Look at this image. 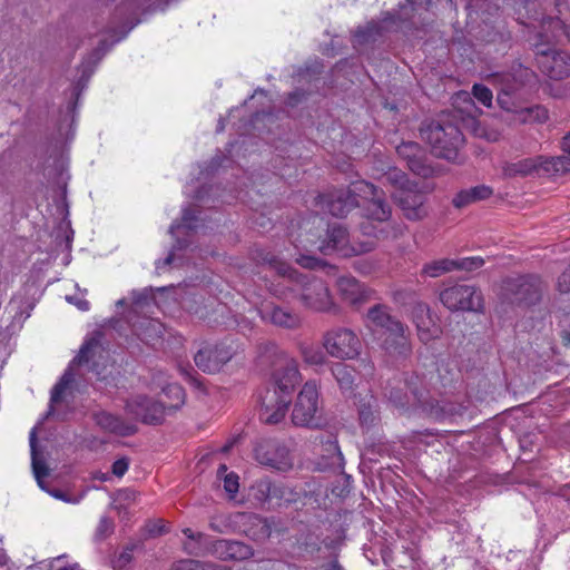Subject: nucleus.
I'll use <instances>...</instances> for the list:
<instances>
[{
    "label": "nucleus",
    "instance_id": "60",
    "mask_svg": "<svg viewBox=\"0 0 570 570\" xmlns=\"http://www.w3.org/2000/svg\"><path fill=\"white\" fill-rule=\"evenodd\" d=\"M131 298L135 305H145L150 299L149 289L145 288L142 291H132Z\"/></svg>",
    "mask_w": 570,
    "mask_h": 570
},
{
    "label": "nucleus",
    "instance_id": "64",
    "mask_svg": "<svg viewBox=\"0 0 570 570\" xmlns=\"http://www.w3.org/2000/svg\"><path fill=\"white\" fill-rule=\"evenodd\" d=\"M66 299L75 304L80 311H88L89 309V302L86 299H79L75 296H67Z\"/></svg>",
    "mask_w": 570,
    "mask_h": 570
},
{
    "label": "nucleus",
    "instance_id": "19",
    "mask_svg": "<svg viewBox=\"0 0 570 570\" xmlns=\"http://www.w3.org/2000/svg\"><path fill=\"white\" fill-rule=\"evenodd\" d=\"M405 324L391 313V307L384 304H375L367 309L366 326L373 333H380L381 337L401 330Z\"/></svg>",
    "mask_w": 570,
    "mask_h": 570
},
{
    "label": "nucleus",
    "instance_id": "36",
    "mask_svg": "<svg viewBox=\"0 0 570 570\" xmlns=\"http://www.w3.org/2000/svg\"><path fill=\"white\" fill-rule=\"evenodd\" d=\"M29 443L31 450V463L36 479H43L49 474V469L43 459L39 458L37 451V429L33 428L29 435Z\"/></svg>",
    "mask_w": 570,
    "mask_h": 570
},
{
    "label": "nucleus",
    "instance_id": "48",
    "mask_svg": "<svg viewBox=\"0 0 570 570\" xmlns=\"http://www.w3.org/2000/svg\"><path fill=\"white\" fill-rule=\"evenodd\" d=\"M115 523L109 517H101L95 532V539L102 541L112 534Z\"/></svg>",
    "mask_w": 570,
    "mask_h": 570
},
{
    "label": "nucleus",
    "instance_id": "59",
    "mask_svg": "<svg viewBox=\"0 0 570 570\" xmlns=\"http://www.w3.org/2000/svg\"><path fill=\"white\" fill-rule=\"evenodd\" d=\"M90 370L96 374L98 381L105 382L106 384L110 383L111 371H108L106 366L100 370L98 364L92 362Z\"/></svg>",
    "mask_w": 570,
    "mask_h": 570
},
{
    "label": "nucleus",
    "instance_id": "24",
    "mask_svg": "<svg viewBox=\"0 0 570 570\" xmlns=\"http://www.w3.org/2000/svg\"><path fill=\"white\" fill-rule=\"evenodd\" d=\"M94 420L104 431L118 436H131L138 432L136 424L127 422L121 416L107 411H99L95 413Z\"/></svg>",
    "mask_w": 570,
    "mask_h": 570
},
{
    "label": "nucleus",
    "instance_id": "22",
    "mask_svg": "<svg viewBox=\"0 0 570 570\" xmlns=\"http://www.w3.org/2000/svg\"><path fill=\"white\" fill-rule=\"evenodd\" d=\"M108 50L109 46L107 45V40L102 39L99 41L98 46L88 55V57L82 60L81 65L79 66V71L81 75L75 86V95L77 98L87 87L97 65Z\"/></svg>",
    "mask_w": 570,
    "mask_h": 570
},
{
    "label": "nucleus",
    "instance_id": "58",
    "mask_svg": "<svg viewBox=\"0 0 570 570\" xmlns=\"http://www.w3.org/2000/svg\"><path fill=\"white\" fill-rule=\"evenodd\" d=\"M47 493H49L55 499L61 500L67 503H78L79 502V498L71 497L68 493H66L65 491H62L61 489L47 490Z\"/></svg>",
    "mask_w": 570,
    "mask_h": 570
},
{
    "label": "nucleus",
    "instance_id": "23",
    "mask_svg": "<svg viewBox=\"0 0 570 570\" xmlns=\"http://www.w3.org/2000/svg\"><path fill=\"white\" fill-rule=\"evenodd\" d=\"M507 94L518 91L520 88L530 83L534 78V73L528 67L522 66L519 62H513L509 71L494 75Z\"/></svg>",
    "mask_w": 570,
    "mask_h": 570
},
{
    "label": "nucleus",
    "instance_id": "35",
    "mask_svg": "<svg viewBox=\"0 0 570 570\" xmlns=\"http://www.w3.org/2000/svg\"><path fill=\"white\" fill-rule=\"evenodd\" d=\"M382 35V27L374 21L358 27L353 33L354 45L363 46L368 42H374Z\"/></svg>",
    "mask_w": 570,
    "mask_h": 570
},
{
    "label": "nucleus",
    "instance_id": "17",
    "mask_svg": "<svg viewBox=\"0 0 570 570\" xmlns=\"http://www.w3.org/2000/svg\"><path fill=\"white\" fill-rule=\"evenodd\" d=\"M542 73L553 80L570 77V53L563 50L541 51L537 57Z\"/></svg>",
    "mask_w": 570,
    "mask_h": 570
},
{
    "label": "nucleus",
    "instance_id": "53",
    "mask_svg": "<svg viewBox=\"0 0 570 570\" xmlns=\"http://www.w3.org/2000/svg\"><path fill=\"white\" fill-rule=\"evenodd\" d=\"M296 263L298 265H301L302 267L308 268V269L322 268L325 265V263L322 259H320L313 255H307V254L299 255L296 258Z\"/></svg>",
    "mask_w": 570,
    "mask_h": 570
},
{
    "label": "nucleus",
    "instance_id": "41",
    "mask_svg": "<svg viewBox=\"0 0 570 570\" xmlns=\"http://www.w3.org/2000/svg\"><path fill=\"white\" fill-rule=\"evenodd\" d=\"M415 326L417 336L424 344L438 338L441 335V328L434 323L431 316L421 321Z\"/></svg>",
    "mask_w": 570,
    "mask_h": 570
},
{
    "label": "nucleus",
    "instance_id": "9",
    "mask_svg": "<svg viewBox=\"0 0 570 570\" xmlns=\"http://www.w3.org/2000/svg\"><path fill=\"white\" fill-rule=\"evenodd\" d=\"M297 279L302 284L299 301L308 308L317 312H328L336 314L338 307L333 303L330 291L324 281L320 278H308L306 275H299Z\"/></svg>",
    "mask_w": 570,
    "mask_h": 570
},
{
    "label": "nucleus",
    "instance_id": "62",
    "mask_svg": "<svg viewBox=\"0 0 570 570\" xmlns=\"http://www.w3.org/2000/svg\"><path fill=\"white\" fill-rule=\"evenodd\" d=\"M305 98H306V92L304 90H295V91L288 94L287 105L294 107Z\"/></svg>",
    "mask_w": 570,
    "mask_h": 570
},
{
    "label": "nucleus",
    "instance_id": "8",
    "mask_svg": "<svg viewBox=\"0 0 570 570\" xmlns=\"http://www.w3.org/2000/svg\"><path fill=\"white\" fill-rule=\"evenodd\" d=\"M323 346L332 357L352 360L360 355L362 343L352 330L335 327L324 333Z\"/></svg>",
    "mask_w": 570,
    "mask_h": 570
},
{
    "label": "nucleus",
    "instance_id": "51",
    "mask_svg": "<svg viewBox=\"0 0 570 570\" xmlns=\"http://www.w3.org/2000/svg\"><path fill=\"white\" fill-rule=\"evenodd\" d=\"M472 94L478 101L482 105L490 107L492 102V91L484 85H474L472 88Z\"/></svg>",
    "mask_w": 570,
    "mask_h": 570
},
{
    "label": "nucleus",
    "instance_id": "50",
    "mask_svg": "<svg viewBox=\"0 0 570 570\" xmlns=\"http://www.w3.org/2000/svg\"><path fill=\"white\" fill-rule=\"evenodd\" d=\"M557 22L570 28V0H556Z\"/></svg>",
    "mask_w": 570,
    "mask_h": 570
},
{
    "label": "nucleus",
    "instance_id": "4",
    "mask_svg": "<svg viewBox=\"0 0 570 570\" xmlns=\"http://www.w3.org/2000/svg\"><path fill=\"white\" fill-rule=\"evenodd\" d=\"M544 291V284L537 275L509 277L502 285V298L507 303L520 307L538 304Z\"/></svg>",
    "mask_w": 570,
    "mask_h": 570
},
{
    "label": "nucleus",
    "instance_id": "38",
    "mask_svg": "<svg viewBox=\"0 0 570 570\" xmlns=\"http://www.w3.org/2000/svg\"><path fill=\"white\" fill-rule=\"evenodd\" d=\"M296 543L298 550L303 551L308 557L316 556L322 549L321 537L311 531L301 533L296 539Z\"/></svg>",
    "mask_w": 570,
    "mask_h": 570
},
{
    "label": "nucleus",
    "instance_id": "30",
    "mask_svg": "<svg viewBox=\"0 0 570 570\" xmlns=\"http://www.w3.org/2000/svg\"><path fill=\"white\" fill-rule=\"evenodd\" d=\"M492 194L493 189L491 187L487 185H479L459 191L453 198L452 204L456 208H462L472 203L488 199Z\"/></svg>",
    "mask_w": 570,
    "mask_h": 570
},
{
    "label": "nucleus",
    "instance_id": "12",
    "mask_svg": "<svg viewBox=\"0 0 570 570\" xmlns=\"http://www.w3.org/2000/svg\"><path fill=\"white\" fill-rule=\"evenodd\" d=\"M156 10V2H151V0H124L118 4L115 9L114 19L121 23V29L119 32H116V29H112L115 38L111 43L107 42L109 48L114 43L124 39L127 33L140 22L138 18L140 12H154Z\"/></svg>",
    "mask_w": 570,
    "mask_h": 570
},
{
    "label": "nucleus",
    "instance_id": "33",
    "mask_svg": "<svg viewBox=\"0 0 570 570\" xmlns=\"http://www.w3.org/2000/svg\"><path fill=\"white\" fill-rule=\"evenodd\" d=\"M533 171H541V169L540 163H537V160L532 158L521 159L515 163H507L503 166V175L509 178L527 176Z\"/></svg>",
    "mask_w": 570,
    "mask_h": 570
},
{
    "label": "nucleus",
    "instance_id": "7",
    "mask_svg": "<svg viewBox=\"0 0 570 570\" xmlns=\"http://www.w3.org/2000/svg\"><path fill=\"white\" fill-rule=\"evenodd\" d=\"M441 303L450 311L481 312L483 296L479 288L466 284H455L440 293Z\"/></svg>",
    "mask_w": 570,
    "mask_h": 570
},
{
    "label": "nucleus",
    "instance_id": "14",
    "mask_svg": "<svg viewBox=\"0 0 570 570\" xmlns=\"http://www.w3.org/2000/svg\"><path fill=\"white\" fill-rule=\"evenodd\" d=\"M392 197L409 220H421L429 215L428 196L416 183L410 188L394 190Z\"/></svg>",
    "mask_w": 570,
    "mask_h": 570
},
{
    "label": "nucleus",
    "instance_id": "31",
    "mask_svg": "<svg viewBox=\"0 0 570 570\" xmlns=\"http://www.w3.org/2000/svg\"><path fill=\"white\" fill-rule=\"evenodd\" d=\"M563 155L557 157L540 158V169L548 175H563L570 171V151L561 142Z\"/></svg>",
    "mask_w": 570,
    "mask_h": 570
},
{
    "label": "nucleus",
    "instance_id": "21",
    "mask_svg": "<svg viewBox=\"0 0 570 570\" xmlns=\"http://www.w3.org/2000/svg\"><path fill=\"white\" fill-rule=\"evenodd\" d=\"M342 299L358 307L371 298L372 291L352 276H342L336 282Z\"/></svg>",
    "mask_w": 570,
    "mask_h": 570
},
{
    "label": "nucleus",
    "instance_id": "61",
    "mask_svg": "<svg viewBox=\"0 0 570 570\" xmlns=\"http://www.w3.org/2000/svg\"><path fill=\"white\" fill-rule=\"evenodd\" d=\"M361 233L364 236H367V239H373L376 243L377 239V230L374 226L371 225V223L365 222L361 224Z\"/></svg>",
    "mask_w": 570,
    "mask_h": 570
},
{
    "label": "nucleus",
    "instance_id": "16",
    "mask_svg": "<svg viewBox=\"0 0 570 570\" xmlns=\"http://www.w3.org/2000/svg\"><path fill=\"white\" fill-rule=\"evenodd\" d=\"M380 346L393 363L399 364L409 360L412 355L413 347L407 325L384 336Z\"/></svg>",
    "mask_w": 570,
    "mask_h": 570
},
{
    "label": "nucleus",
    "instance_id": "13",
    "mask_svg": "<svg viewBox=\"0 0 570 570\" xmlns=\"http://www.w3.org/2000/svg\"><path fill=\"white\" fill-rule=\"evenodd\" d=\"M166 405L147 395H136L125 403V412L147 425H159L165 420Z\"/></svg>",
    "mask_w": 570,
    "mask_h": 570
},
{
    "label": "nucleus",
    "instance_id": "28",
    "mask_svg": "<svg viewBox=\"0 0 570 570\" xmlns=\"http://www.w3.org/2000/svg\"><path fill=\"white\" fill-rule=\"evenodd\" d=\"M364 213L367 219L375 222H386L392 216V208L385 199V193L382 189L377 195L370 198L364 204Z\"/></svg>",
    "mask_w": 570,
    "mask_h": 570
},
{
    "label": "nucleus",
    "instance_id": "47",
    "mask_svg": "<svg viewBox=\"0 0 570 570\" xmlns=\"http://www.w3.org/2000/svg\"><path fill=\"white\" fill-rule=\"evenodd\" d=\"M226 471H227L226 465L222 464L217 470V474L225 475L224 476V489L233 498L237 493L238 488H239L238 475L233 472L229 474H226Z\"/></svg>",
    "mask_w": 570,
    "mask_h": 570
},
{
    "label": "nucleus",
    "instance_id": "39",
    "mask_svg": "<svg viewBox=\"0 0 570 570\" xmlns=\"http://www.w3.org/2000/svg\"><path fill=\"white\" fill-rule=\"evenodd\" d=\"M381 190L382 188H379L377 186L366 180L354 181L347 188V191L351 193V195L355 197V200L358 202L360 199L366 202L370 198L377 195V193H380Z\"/></svg>",
    "mask_w": 570,
    "mask_h": 570
},
{
    "label": "nucleus",
    "instance_id": "57",
    "mask_svg": "<svg viewBox=\"0 0 570 570\" xmlns=\"http://www.w3.org/2000/svg\"><path fill=\"white\" fill-rule=\"evenodd\" d=\"M259 488V492L265 497V499H269V498H273V497H277L278 495V489L276 485H274L272 482L269 481H263L259 483L258 485Z\"/></svg>",
    "mask_w": 570,
    "mask_h": 570
},
{
    "label": "nucleus",
    "instance_id": "18",
    "mask_svg": "<svg viewBox=\"0 0 570 570\" xmlns=\"http://www.w3.org/2000/svg\"><path fill=\"white\" fill-rule=\"evenodd\" d=\"M397 155L404 159L409 169L417 176L430 177L433 168L429 163L425 149L415 141H403L396 147Z\"/></svg>",
    "mask_w": 570,
    "mask_h": 570
},
{
    "label": "nucleus",
    "instance_id": "34",
    "mask_svg": "<svg viewBox=\"0 0 570 570\" xmlns=\"http://www.w3.org/2000/svg\"><path fill=\"white\" fill-rule=\"evenodd\" d=\"M358 416L362 426L370 428L376 421V400L373 395H365L358 402Z\"/></svg>",
    "mask_w": 570,
    "mask_h": 570
},
{
    "label": "nucleus",
    "instance_id": "52",
    "mask_svg": "<svg viewBox=\"0 0 570 570\" xmlns=\"http://www.w3.org/2000/svg\"><path fill=\"white\" fill-rule=\"evenodd\" d=\"M411 315L413 323L416 325L431 316L430 307L425 303L416 302L412 307Z\"/></svg>",
    "mask_w": 570,
    "mask_h": 570
},
{
    "label": "nucleus",
    "instance_id": "56",
    "mask_svg": "<svg viewBox=\"0 0 570 570\" xmlns=\"http://www.w3.org/2000/svg\"><path fill=\"white\" fill-rule=\"evenodd\" d=\"M129 460L127 458H120L116 460L111 465V472L114 475L121 478L128 471Z\"/></svg>",
    "mask_w": 570,
    "mask_h": 570
},
{
    "label": "nucleus",
    "instance_id": "63",
    "mask_svg": "<svg viewBox=\"0 0 570 570\" xmlns=\"http://www.w3.org/2000/svg\"><path fill=\"white\" fill-rule=\"evenodd\" d=\"M131 560L130 551H124L119 554L118 559L114 563L115 569L124 568Z\"/></svg>",
    "mask_w": 570,
    "mask_h": 570
},
{
    "label": "nucleus",
    "instance_id": "43",
    "mask_svg": "<svg viewBox=\"0 0 570 570\" xmlns=\"http://www.w3.org/2000/svg\"><path fill=\"white\" fill-rule=\"evenodd\" d=\"M451 271H454V259L442 258L426 263L422 273L430 277H439Z\"/></svg>",
    "mask_w": 570,
    "mask_h": 570
},
{
    "label": "nucleus",
    "instance_id": "1",
    "mask_svg": "<svg viewBox=\"0 0 570 570\" xmlns=\"http://www.w3.org/2000/svg\"><path fill=\"white\" fill-rule=\"evenodd\" d=\"M275 390L269 397H264L259 419L266 424H277L286 415L291 403V395L301 381L297 362L293 358H285L283 365L274 374Z\"/></svg>",
    "mask_w": 570,
    "mask_h": 570
},
{
    "label": "nucleus",
    "instance_id": "29",
    "mask_svg": "<svg viewBox=\"0 0 570 570\" xmlns=\"http://www.w3.org/2000/svg\"><path fill=\"white\" fill-rule=\"evenodd\" d=\"M131 326L132 332L139 337V340L147 344L160 338L164 332V326L160 322L147 317L132 323Z\"/></svg>",
    "mask_w": 570,
    "mask_h": 570
},
{
    "label": "nucleus",
    "instance_id": "11",
    "mask_svg": "<svg viewBox=\"0 0 570 570\" xmlns=\"http://www.w3.org/2000/svg\"><path fill=\"white\" fill-rule=\"evenodd\" d=\"M255 460L265 466L279 472H287L293 469L294 460L288 448L274 439H265L254 446Z\"/></svg>",
    "mask_w": 570,
    "mask_h": 570
},
{
    "label": "nucleus",
    "instance_id": "26",
    "mask_svg": "<svg viewBox=\"0 0 570 570\" xmlns=\"http://www.w3.org/2000/svg\"><path fill=\"white\" fill-rule=\"evenodd\" d=\"M213 552L222 560H245L253 556V549L234 540L219 539L213 543Z\"/></svg>",
    "mask_w": 570,
    "mask_h": 570
},
{
    "label": "nucleus",
    "instance_id": "15",
    "mask_svg": "<svg viewBox=\"0 0 570 570\" xmlns=\"http://www.w3.org/2000/svg\"><path fill=\"white\" fill-rule=\"evenodd\" d=\"M234 352L226 344L205 345L194 356L196 366L204 373H217L232 360Z\"/></svg>",
    "mask_w": 570,
    "mask_h": 570
},
{
    "label": "nucleus",
    "instance_id": "5",
    "mask_svg": "<svg viewBox=\"0 0 570 570\" xmlns=\"http://www.w3.org/2000/svg\"><path fill=\"white\" fill-rule=\"evenodd\" d=\"M317 248L324 255L337 253L348 257L372 252L375 248V242L373 239L351 242L347 229L343 225L335 223L328 225L325 238Z\"/></svg>",
    "mask_w": 570,
    "mask_h": 570
},
{
    "label": "nucleus",
    "instance_id": "2",
    "mask_svg": "<svg viewBox=\"0 0 570 570\" xmlns=\"http://www.w3.org/2000/svg\"><path fill=\"white\" fill-rule=\"evenodd\" d=\"M385 396L395 407L419 406L434 420H443L445 416L444 409L436 401L428 399L423 381L416 374L407 375L403 384H389L385 387Z\"/></svg>",
    "mask_w": 570,
    "mask_h": 570
},
{
    "label": "nucleus",
    "instance_id": "42",
    "mask_svg": "<svg viewBox=\"0 0 570 570\" xmlns=\"http://www.w3.org/2000/svg\"><path fill=\"white\" fill-rule=\"evenodd\" d=\"M299 352L308 365H323L326 362L325 353L316 345L303 343L299 345Z\"/></svg>",
    "mask_w": 570,
    "mask_h": 570
},
{
    "label": "nucleus",
    "instance_id": "10",
    "mask_svg": "<svg viewBox=\"0 0 570 570\" xmlns=\"http://www.w3.org/2000/svg\"><path fill=\"white\" fill-rule=\"evenodd\" d=\"M98 348H100V342L96 337H91L82 344L78 355L71 361L69 367L65 371L59 382L51 391L50 405L46 415L47 417L55 413V405L61 401L62 394L73 383L75 374L72 372V366L88 365L94 360Z\"/></svg>",
    "mask_w": 570,
    "mask_h": 570
},
{
    "label": "nucleus",
    "instance_id": "32",
    "mask_svg": "<svg viewBox=\"0 0 570 570\" xmlns=\"http://www.w3.org/2000/svg\"><path fill=\"white\" fill-rule=\"evenodd\" d=\"M333 377L336 380L341 391L344 394L353 393L355 385L354 371L347 364L337 362L331 367Z\"/></svg>",
    "mask_w": 570,
    "mask_h": 570
},
{
    "label": "nucleus",
    "instance_id": "55",
    "mask_svg": "<svg viewBox=\"0 0 570 570\" xmlns=\"http://www.w3.org/2000/svg\"><path fill=\"white\" fill-rule=\"evenodd\" d=\"M557 288L561 294L570 293V265L559 276Z\"/></svg>",
    "mask_w": 570,
    "mask_h": 570
},
{
    "label": "nucleus",
    "instance_id": "45",
    "mask_svg": "<svg viewBox=\"0 0 570 570\" xmlns=\"http://www.w3.org/2000/svg\"><path fill=\"white\" fill-rule=\"evenodd\" d=\"M184 535L189 540L188 542L184 543V550L188 554H199V547L198 544L203 542L204 539H206V534L203 532H194L190 528L183 529Z\"/></svg>",
    "mask_w": 570,
    "mask_h": 570
},
{
    "label": "nucleus",
    "instance_id": "46",
    "mask_svg": "<svg viewBox=\"0 0 570 570\" xmlns=\"http://www.w3.org/2000/svg\"><path fill=\"white\" fill-rule=\"evenodd\" d=\"M166 395L173 397L176 402L166 406V410H178L185 402V390L178 384H170L164 389Z\"/></svg>",
    "mask_w": 570,
    "mask_h": 570
},
{
    "label": "nucleus",
    "instance_id": "25",
    "mask_svg": "<svg viewBox=\"0 0 570 570\" xmlns=\"http://www.w3.org/2000/svg\"><path fill=\"white\" fill-rule=\"evenodd\" d=\"M323 208L335 217H344L360 206L358 200L347 189L335 190L323 198Z\"/></svg>",
    "mask_w": 570,
    "mask_h": 570
},
{
    "label": "nucleus",
    "instance_id": "6",
    "mask_svg": "<svg viewBox=\"0 0 570 570\" xmlns=\"http://www.w3.org/2000/svg\"><path fill=\"white\" fill-rule=\"evenodd\" d=\"M292 421L297 426L309 429H318L324 424L318 414V391L314 382L303 385L294 404Z\"/></svg>",
    "mask_w": 570,
    "mask_h": 570
},
{
    "label": "nucleus",
    "instance_id": "54",
    "mask_svg": "<svg viewBox=\"0 0 570 570\" xmlns=\"http://www.w3.org/2000/svg\"><path fill=\"white\" fill-rule=\"evenodd\" d=\"M196 214H197V210L191 207H187L183 210V217H181L183 225L189 230H193L196 228V225L194 224L197 220Z\"/></svg>",
    "mask_w": 570,
    "mask_h": 570
},
{
    "label": "nucleus",
    "instance_id": "37",
    "mask_svg": "<svg viewBox=\"0 0 570 570\" xmlns=\"http://www.w3.org/2000/svg\"><path fill=\"white\" fill-rule=\"evenodd\" d=\"M514 119L522 124L543 122L548 119V111L540 105L515 110Z\"/></svg>",
    "mask_w": 570,
    "mask_h": 570
},
{
    "label": "nucleus",
    "instance_id": "40",
    "mask_svg": "<svg viewBox=\"0 0 570 570\" xmlns=\"http://www.w3.org/2000/svg\"><path fill=\"white\" fill-rule=\"evenodd\" d=\"M382 180L384 184H390L395 188V190H401L403 188H410L415 183L411 181L407 175L397 168H390L382 175Z\"/></svg>",
    "mask_w": 570,
    "mask_h": 570
},
{
    "label": "nucleus",
    "instance_id": "44",
    "mask_svg": "<svg viewBox=\"0 0 570 570\" xmlns=\"http://www.w3.org/2000/svg\"><path fill=\"white\" fill-rule=\"evenodd\" d=\"M173 570H220V567L208 561L183 559L173 564Z\"/></svg>",
    "mask_w": 570,
    "mask_h": 570
},
{
    "label": "nucleus",
    "instance_id": "20",
    "mask_svg": "<svg viewBox=\"0 0 570 570\" xmlns=\"http://www.w3.org/2000/svg\"><path fill=\"white\" fill-rule=\"evenodd\" d=\"M259 313L264 321L286 330H296L302 324L299 314L274 303L265 304Z\"/></svg>",
    "mask_w": 570,
    "mask_h": 570
},
{
    "label": "nucleus",
    "instance_id": "3",
    "mask_svg": "<svg viewBox=\"0 0 570 570\" xmlns=\"http://www.w3.org/2000/svg\"><path fill=\"white\" fill-rule=\"evenodd\" d=\"M420 136L431 146L434 156L446 160L456 159L459 149L464 141L456 125L435 119H428L421 124Z\"/></svg>",
    "mask_w": 570,
    "mask_h": 570
},
{
    "label": "nucleus",
    "instance_id": "27",
    "mask_svg": "<svg viewBox=\"0 0 570 570\" xmlns=\"http://www.w3.org/2000/svg\"><path fill=\"white\" fill-rule=\"evenodd\" d=\"M252 257L256 264L274 269L282 276H287L288 278L297 276L296 269L267 249L256 248L253 250Z\"/></svg>",
    "mask_w": 570,
    "mask_h": 570
},
{
    "label": "nucleus",
    "instance_id": "49",
    "mask_svg": "<svg viewBox=\"0 0 570 570\" xmlns=\"http://www.w3.org/2000/svg\"><path fill=\"white\" fill-rule=\"evenodd\" d=\"M484 265V259L479 256L464 257L454 259V269H463L468 272L475 271Z\"/></svg>",
    "mask_w": 570,
    "mask_h": 570
}]
</instances>
